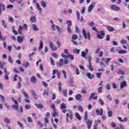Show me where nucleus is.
Returning a JSON list of instances; mask_svg holds the SVG:
<instances>
[{
	"instance_id": "1",
	"label": "nucleus",
	"mask_w": 129,
	"mask_h": 129,
	"mask_svg": "<svg viewBox=\"0 0 129 129\" xmlns=\"http://www.w3.org/2000/svg\"><path fill=\"white\" fill-rule=\"evenodd\" d=\"M69 117L70 118V119H72L73 117V113L71 110H68V113H67L66 114L67 122H69V119L68 118Z\"/></svg>"
},
{
	"instance_id": "2",
	"label": "nucleus",
	"mask_w": 129,
	"mask_h": 129,
	"mask_svg": "<svg viewBox=\"0 0 129 129\" xmlns=\"http://www.w3.org/2000/svg\"><path fill=\"white\" fill-rule=\"evenodd\" d=\"M82 33L85 39H88V40H90V33L89 32H86L85 29H83Z\"/></svg>"
},
{
	"instance_id": "3",
	"label": "nucleus",
	"mask_w": 129,
	"mask_h": 129,
	"mask_svg": "<svg viewBox=\"0 0 129 129\" xmlns=\"http://www.w3.org/2000/svg\"><path fill=\"white\" fill-rule=\"evenodd\" d=\"M15 105H13L12 106V108L13 109H15V110H17V111H20L19 110V103L18 102V101H15Z\"/></svg>"
},
{
	"instance_id": "4",
	"label": "nucleus",
	"mask_w": 129,
	"mask_h": 129,
	"mask_svg": "<svg viewBox=\"0 0 129 129\" xmlns=\"http://www.w3.org/2000/svg\"><path fill=\"white\" fill-rule=\"evenodd\" d=\"M49 46L52 51H56L57 50V47H54V43L52 42H49Z\"/></svg>"
},
{
	"instance_id": "5",
	"label": "nucleus",
	"mask_w": 129,
	"mask_h": 129,
	"mask_svg": "<svg viewBox=\"0 0 129 129\" xmlns=\"http://www.w3.org/2000/svg\"><path fill=\"white\" fill-rule=\"evenodd\" d=\"M30 81L32 84H35L37 82V78L35 76H33L30 78Z\"/></svg>"
},
{
	"instance_id": "6",
	"label": "nucleus",
	"mask_w": 129,
	"mask_h": 129,
	"mask_svg": "<svg viewBox=\"0 0 129 129\" xmlns=\"http://www.w3.org/2000/svg\"><path fill=\"white\" fill-rule=\"evenodd\" d=\"M111 9L115 12H118V11H119V7H117L116 5H112L111 6Z\"/></svg>"
},
{
	"instance_id": "7",
	"label": "nucleus",
	"mask_w": 129,
	"mask_h": 129,
	"mask_svg": "<svg viewBox=\"0 0 129 129\" xmlns=\"http://www.w3.org/2000/svg\"><path fill=\"white\" fill-rule=\"evenodd\" d=\"M124 87H126V81H125L121 82L120 84V88L121 89H122V88H124Z\"/></svg>"
},
{
	"instance_id": "8",
	"label": "nucleus",
	"mask_w": 129,
	"mask_h": 129,
	"mask_svg": "<svg viewBox=\"0 0 129 129\" xmlns=\"http://www.w3.org/2000/svg\"><path fill=\"white\" fill-rule=\"evenodd\" d=\"M107 30L109 31V32H113L114 31V28L111 27L110 26H105Z\"/></svg>"
},
{
	"instance_id": "9",
	"label": "nucleus",
	"mask_w": 129,
	"mask_h": 129,
	"mask_svg": "<svg viewBox=\"0 0 129 129\" xmlns=\"http://www.w3.org/2000/svg\"><path fill=\"white\" fill-rule=\"evenodd\" d=\"M94 6H95V3L92 4L90 6L88 7V12L89 13H90L93 9V8H94Z\"/></svg>"
},
{
	"instance_id": "10",
	"label": "nucleus",
	"mask_w": 129,
	"mask_h": 129,
	"mask_svg": "<svg viewBox=\"0 0 129 129\" xmlns=\"http://www.w3.org/2000/svg\"><path fill=\"white\" fill-rule=\"evenodd\" d=\"M87 126L88 129L91 128V125L92 124V121L90 119L88 120L87 121Z\"/></svg>"
},
{
	"instance_id": "11",
	"label": "nucleus",
	"mask_w": 129,
	"mask_h": 129,
	"mask_svg": "<svg viewBox=\"0 0 129 129\" xmlns=\"http://www.w3.org/2000/svg\"><path fill=\"white\" fill-rule=\"evenodd\" d=\"M105 35V33L103 31H101L100 34H98L97 37L99 39H103V36Z\"/></svg>"
},
{
	"instance_id": "12",
	"label": "nucleus",
	"mask_w": 129,
	"mask_h": 129,
	"mask_svg": "<svg viewBox=\"0 0 129 129\" xmlns=\"http://www.w3.org/2000/svg\"><path fill=\"white\" fill-rule=\"evenodd\" d=\"M21 93H22V94H23L24 95L25 97L27 99H29V96H28V94H27V93H26V91H25L24 89H22L21 90Z\"/></svg>"
},
{
	"instance_id": "13",
	"label": "nucleus",
	"mask_w": 129,
	"mask_h": 129,
	"mask_svg": "<svg viewBox=\"0 0 129 129\" xmlns=\"http://www.w3.org/2000/svg\"><path fill=\"white\" fill-rule=\"evenodd\" d=\"M36 9L39 12V14H41V12H42V8H41V7L40 6L39 3L36 4Z\"/></svg>"
},
{
	"instance_id": "14",
	"label": "nucleus",
	"mask_w": 129,
	"mask_h": 129,
	"mask_svg": "<svg viewBox=\"0 0 129 129\" xmlns=\"http://www.w3.org/2000/svg\"><path fill=\"white\" fill-rule=\"evenodd\" d=\"M4 72L5 73V78L6 80H8L9 79V74L8 72H7V69H4Z\"/></svg>"
},
{
	"instance_id": "15",
	"label": "nucleus",
	"mask_w": 129,
	"mask_h": 129,
	"mask_svg": "<svg viewBox=\"0 0 129 129\" xmlns=\"http://www.w3.org/2000/svg\"><path fill=\"white\" fill-rule=\"evenodd\" d=\"M51 115L53 117H56V116H59L58 115V112L56 111V110H53Z\"/></svg>"
},
{
	"instance_id": "16",
	"label": "nucleus",
	"mask_w": 129,
	"mask_h": 129,
	"mask_svg": "<svg viewBox=\"0 0 129 129\" xmlns=\"http://www.w3.org/2000/svg\"><path fill=\"white\" fill-rule=\"evenodd\" d=\"M32 30L35 31H39V28L37 27L36 24H32Z\"/></svg>"
},
{
	"instance_id": "17",
	"label": "nucleus",
	"mask_w": 129,
	"mask_h": 129,
	"mask_svg": "<svg viewBox=\"0 0 129 129\" xmlns=\"http://www.w3.org/2000/svg\"><path fill=\"white\" fill-rule=\"evenodd\" d=\"M60 108L61 110L66 109V108H67V107L66 106V105L64 103H62L60 104Z\"/></svg>"
},
{
	"instance_id": "18",
	"label": "nucleus",
	"mask_w": 129,
	"mask_h": 129,
	"mask_svg": "<svg viewBox=\"0 0 129 129\" xmlns=\"http://www.w3.org/2000/svg\"><path fill=\"white\" fill-rule=\"evenodd\" d=\"M30 22L31 23H36L37 22V19H36V16H33L30 18Z\"/></svg>"
},
{
	"instance_id": "19",
	"label": "nucleus",
	"mask_w": 129,
	"mask_h": 129,
	"mask_svg": "<svg viewBox=\"0 0 129 129\" xmlns=\"http://www.w3.org/2000/svg\"><path fill=\"white\" fill-rule=\"evenodd\" d=\"M24 30V28H23V27H22L21 26H19V28L18 29V33L19 34H22V33H23V30Z\"/></svg>"
},
{
	"instance_id": "20",
	"label": "nucleus",
	"mask_w": 129,
	"mask_h": 129,
	"mask_svg": "<svg viewBox=\"0 0 129 129\" xmlns=\"http://www.w3.org/2000/svg\"><path fill=\"white\" fill-rule=\"evenodd\" d=\"M8 61L10 62V63H11V64H13V63H14V60L13 59V57H12V56H8Z\"/></svg>"
},
{
	"instance_id": "21",
	"label": "nucleus",
	"mask_w": 129,
	"mask_h": 129,
	"mask_svg": "<svg viewBox=\"0 0 129 129\" xmlns=\"http://www.w3.org/2000/svg\"><path fill=\"white\" fill-rule=\"evenodd\" d=\"M56 28L57 32H58L60 34L62 33L63 30L61 29V27H59L58 25H56Z\"/></svg>"
},
{
	"instance_id": "22",
	"label": "nucleus",
	"mask_w": 129,
	"mask_h": 129,
	"mask_svg": "<svg viewBox=\"0 0 129 129\" xmlns=\"http://www.w3.org/2000/svg\"><path fill=\"white\" fill-rule=\"evenodd\" d=\"M87 77H88L89 79H93V75L92 76L91 75V73H88L86 74Z\"/></svg>"
},
{
	"instance_id": "23",
	"label": "nucleus",
	"mask_w": 129,
	"mask_h": 129,
	"mask_svg": "<svg viewBox=\"0 0 129 129\" xmlns=\"http://www.w3.org/2000/svg\"><path fill=\"white\" fill-rule=\"evenodd\" d=\"M23 41V38H22L21 36H19L17 37V41L18 42V43H22Z\"/></svg>"
},
{
	"instance_id": "24",
	"label": "nucleus",
	"mask_w": 129,
	"mask_h": 129,
	"mask_svg": "<svg viewBox=\"0 0 129 129\" xmlns=\"http://www.w3.org/2000/svg\"><path fill=\"white\" fill-rule=\"evenodd\" d=\"M75 115H76V117H77V118H78V119H79V120H81V116L79 114V113L76 112Z\"/></svg>"
},
{
	"instance_id": "25",
	"label": "nucleus",
	"mask_w": 129,
	"mask_h": 129,
	"mask_svg": "<svg viewBox=\"0 0 129 129\" xmlns=\"http://www.w3.org/2000/svg\"><path fill=\"white\" fill-rule=\"evenodd\" d=\"M66 24L68 25V27H72V22L71 20H68L66 22Z\"/></svg>"
},
{
	"instance_id": "26",
	"label": "nucleus",
	"mask_w": 129,
	"mask_h": 129,
	"mask_svg": "<svg viewBox=\"0 0 129 129\" xmlns=\"http://www.w3.org/2000/svg\"><path fill=\"white\" fill-rule=\"evenodd\" d=\"M118 54H126L127 51L125 50H121L118 52Z\"/></svg>"
},
{
	"instance_id": "27",
	"label": "nucleus",
	"mask_w": 129,
	"mask_h": 129,
	"mask_svg": "<svg viewBox=\"0 0 129 129\" xmlns=\"http://www.w3.org/2000/svg\"><path fill=\"white\" fill-rule=\"evenodd\" d=\"M81 98H82L81 94H79L76 95V99L78 101L80 100V99H81Z\"/></svg>"
},
{
	"instance_id": "28",
	"label": "nucleus",
	"mask_w": 129,
	"mask_h": 129,
	"mask_svg": "<svg viewBox=\"0 0 129 129\" xmlns=\"http://www.w3.org/2000/svg\"><path fill=\"white\" fill-rule=\"evenodd\" d=\"M76 14H77V18L78 19V20L80 21V13H79V11H77Z\"/></svg>"
},
{
	"instance_id": "29",
	"label": "nucleus",
	"mask_w": 129,
	"mask_h": 129,
	"mask_svg": "<svg viewBox=\"0 0 129 129\" xmlns=\"http://www.w3.org/2000/svg\"><path fill=\"white\" fill-rule=\"evenodd\" d=\"M2 25H3V27H4L5 29L8 28V26L7 25V23H6V22H5V21H4V20H2Z\"/></svg>"
},
{
	"instance_id": "30",
	"label": "nucleus",
	"mask_w": 129,
	"mask_h": 129,
	"mask_svg": "<svg viewBox=\"0 0 129 129\" xmlns=\"http://www.w3.org/2000/svg\"><path fill=\"white\" fill-rule=\"evenodd\" d=\"M35 106L37 107V108H38V109L43 108V107H44V106H43V105H42V104H35Z\"/></svg>"
},
{
	"instance_id": "31",
	"label": "nucleus",
	"mask_w": 129,
	"mask_h": 129,
	"mask_svg": "<svg viewBox=\"0 0 129 129\" xmlns=\"http://www.w3.org/2000/svg\"><path fill=\"white\" fill-rule=\"evenodd\" d=\"M41 5L42 7H43V8H46L47 6V4H46V3H45L44 1L41 2Z\"/></svg>"
},
{
	"instance_id": "32",
	"label": "nucleus",
	"mask_w": 129,
	"mask_h": 129,
	"mask_svg": "<svg viewBox=\"0 0 129 129\" xmlns=\"http://www.w3.org/2000/svg\"><path fill=\"white\" fill-rule=\"evenodd\" d=\"M84 119L86 121H87V119H88V114L87 112H85Z\"/></svg>"
},
{
	"instance_id": "33",
	"label": "nucleus",
	"mask_w": 129,
	"mask_h": 129,
	"mask_svg": "<svg viewBox=\"0 0 129 129\" xmlns=\"http://www.w3.org/2000/svg\"><path fill=\"white\" fill-rule=\"evenodd\" d=\"M102 88H103V86H102L98 88V93H101L102 92Z\"/></svg>"
},
{
	"instance_id": "34",
	"label": "nucleus",
	"mask_w": 129,
	"mask_h": 129,
	"mask_svg": "<svg viewBox=\"0 0 129 129\" xmlns=\"http://www.w3.org/2000/svg\"><path fill=\"white\" fill-rule=\"evenodd\" d=\"M68 58H69V59H71V60H74V55H72V54H69Z\"/></svg>"
},
{
	"instance_id": "35",
	"label": "nucleus",
	"mask_w": 129,
	"mask_h": 129,
	"mask_svg": "<svg viewBox=\"0 0 129 129\" xmlns=\"http://www.w3.org/2000/svg\"><path fill=\"white\" fill-rule=\"evenodd\" d=\"M102 73H96V77H97V78H101V75H102Z\"/></svg>"
},
{
	"instance_id": "36",
	"label": "nucleus",
	"mask_w": 129,
	"mask_h": 129,
	"mask_svg": "<svg viewBox=\"0 0 129 129\" xmlns=\"http://www.w3.org/2000/svg\"><path fill=\"white\" fill-rule=\"evenodd\" d=\"M74 53H76V54H79L80 52V50L78 49L77 48L73 49Z\"/></svg>"
},
{
	"instance_id": "37",
	"label": "nucleus",
	"mask_w": 129,
	"mask_h": 129,
	"mask_svg": "<svg viewBox=\"0 0 129 129\" xmlns=\"http://www.w3.org/2000/svg\"><path fill=\"white\" fill-rule=\"evenodd\" d=\"M105 88H106L107 90H110V89H111L110 86H109V84H107L105 87Z\"/></svg>"
},
{
	"instance_id": "38",
	"label": "nucleus",
	"mask_w": 129,
	"mask_h": 129,
	"mask_svg": "<svg viewBox=\"0 0 129 129\" xmlns=\"http://www.w3.org/2000/svg\"><path fill=\"white\" fill-rule=\"evenodd\" d=\"M50 106L51 108H52V109H53V110H56V109H55L56 107L55 106V104H54V103L50 104Z\"/></svg>"
},
{
	"instance_id": "39",
	"label": "nucleus",
	"mask_w": 129,
	"mask_h": 129,
	"mask_svg": "<svg viewBox=\"0 0 129 129\" xmlns=\"http://www.w3.org/2000/svg\"><path fill=\"white\" fill-rule=\"evenodd\" d=\"M23 66L25 67L26 68L29 67V66H31V64L29 63L28 62H25L23 64Z\"/></svg>"
},
{
	"instance_id": "40",
	"label": "nucleus",
	"mask_w": 129,
	"mask_h": 129,
	"mask_svg": "<svg viewBox=\"0 0 129 129\" xmlns=\"http://www.w3.org/2000/svg\"><path fill=\"white\" fill-rule=\"evenodd\" d=\"M120 43L121 44V45H123V44H126V40L124 39H121L120 41Z\"/></svg>"
},
{
	"instance_id": "41",
	"label": "nucleus",
	"mask_w": 129,
	"mask_h": 129,
	"mask_svg": "<svg viewBox=\"0 0 129 129\" xmlns=\"http://www.w3.org/2000/svg\"><path fill=\"white\" fill-rule=\"evenodd\" d=\"M78 109L79 111H80L81 112H83V107L80 106L78 107Z\"/></svg>"
},
{
	"instance_id": "42",
	"label": "nucleus",
	"mask_w": 129,
	"mask_h": 129,
	"mask_svg": "<svg viewBox=\"0 0 129 129\" xmlns=\"http://www.w3.org/2000/svg\"><path fill=\"white\" fill-rule=\"evenodd\" d=\"M61 85H62V83H61V82H59L58 84V90L59 92H61V91H62V88L61 87Z\"/></svg>"
},
{
	"instance_id": "43",
	"label": "nucleus",
	"mask_w": 129,
	"mask_h": 129,
	"mask_svg": "<svg viewBox=\"0 0 129 129\" xmlns=\"http://www.w3.org/2000/svg\"><path fill=\"white\" fill-rule=\"evenodd\" d=\"M108 117H111V116H112V111H111L110 110H108Z\"/></svg>"
},
{
	"instance_id": "44",
	"label": "nucleus",
	"mask_w": 129,
	"mask_h": 129,
	"mask_svg": "<svg viewBox=\"0 0 129 129\" xmlns=\"http://www.w3.org/2000/svg\"><path fill=\"white\" fill-rule=\"evenodd\" d=\"M78 36L76 34H74L72 36V40H77Z\"/></svg>"
},
{
	"instance_id": "45",
	"label": "nucleus",
	"mask_w": 129,
	"mask_h": 129,
	"mask_svg": "<svg viewBox=\"0 0 129 129\" xmlns=\"http://www.w3.org/2000/svg\"><path fill=\"white\" fill-rule=\"evenodd\" d=\"M44 44L43 43L42 41H41L39 47V50H42L43 49V45Z\"/></svg>"
},
{
	"instance_id": "46",
	"label": "nucleus",
	"mask_w": 129,
	"mask_h": 129,
	"mask_svg": "<svg viewBox=\"0 0 129 129\" xmlns=\"http://www.w3.org/2000/svg\"><path fill=\"white\" fill-rule=\"evenodd\" d=\"M99 102L102 105H103L104 104V102L103 101V100H102V99H101V98L99 99Z\"/></svg>"
},
{
	"instance_id": "47",
	"label": "nucleus",
	"mask_w": 129,
	"mask_h": 129,
	"mask_svg": "<svg viewBox=\"0 0 129 129\" xmlns=\"http://www.w3.org/2000/svg\"><path fill=\"white\" fill-rule=\"evenodd\" d=\"M4 121L5 122H6V123H11V121L8 118H5L4 119Z\"/></svg>"
},
{
	"instance_id": "48",
	"label": "nucleus",
	"mask_w": 129,
	"mask_h": 129,
	"mask_svg": "<svg viewBox=\"0 0 129 129\" xmlns=\"http://www.w3.org/2000/svg\"><path fill=\"white\" fill-rule=\"evenodd\" d=\"M82 56L83 57V58H85V57H86V53L85 51H82Z\"/></svg>"
},
{
	"instance_id": "49",
	"label": "nucleus",
	"mask_w": 129,
	"mask_h": 129,
	"mask_svg": "<svg viewBox=\"0 0 129 129\" xmlns=\"http://www.w3.org/2000/svg\"><path fill=\"white\" fill-rule=\"evenodd\" d=\"M32 95H33V96H35V98H36V99L38 98V96L36 95V93L35 92V90H32Z\"/></svg>"
},
{
	"instance_id": "50",
	"label": "nucleus",
	"mask_w": 129,
	"mask_h": 129,
	"mask_svg": "<svg viewBox=\"0 0 129 129\" xmlns=\"http://www.w3.org/2000/svg\"><path fill=\"white\" fill-rule=\"evenodd\" d=\"M17 123L19 125H20L21 129H24V126L23 125V124H22V123L20 122L19 121H18Z\"/></svg>"
},
{
	"instance_id": "51",
	"label": "nucleus",
	"mask_w": 129,
	"mask_h": 129,
	"mask_svg": "<svg viewBox=\"0 0 129 129\" xmlns=\"http://www.w3.org/2000/svg\"><path fill=\"white\" fill-rule=\"evenodd\" d=\"M67 31L69 34H71V26L67 27Z\"/></svg>"
},
{
	"instance_id": "52",
	"label": "nucleus",
	"mask_w": 129,
	"mask_h": 129,
	"mask_svg": "<svg viewBox=\"0 0 129 129\" xmlns=\"http://www.w3.org/2000/svg\"><path fill=\"white\" fill-rule=\"evenodd\" d=\"M95 24L94 22H89L88 25L90 26V27H93L94 26Z\"/></svg>"
},
{
	"instance_id": "53",
	"label": "nucleus",
	"mask_w": 129,
	"mask_h": 129,
	"mask_svg": "<svg viewBox=\"0 0 129 129\" xmlns=\"http://www.w3.org/2000/svg\"><path fill=\"white\" fill-rule=\"evenodd\" d=\"M118 74H121V75H124V71H118Z\"/></svg>"
},
{
	"instance_id": "54",
	"label": "nucleus",
	"mask_w": 129,
	"mask_h": 129,
	"mask_svg": "<svg viewBox=\"0 0 129 129\" xmlns=\"http://www.w3.org/2000/svg\"><path fill=\"white\" fill-rule=\"evenodd\" d=\"M51 29L53 31H56V25L55 24H52L51 26Z\"/></svg>"
},
{
	"instance_id": "55",
	"label": "nucleus",
	"mask_w": 129,
	"mask_h": 129,
	"mask_svg": "<svg viewBox=\"0 0 129 129\" xmlns=\"http://www.w3.org/2000/svg\"><path fill=\"white\" fill-rule=\"evenodd\" d=\"M62 73H63V74L64 75V77L65 78V79H66L67 78V75H66V71H65V70H63L62 71Z\"/></svg>"
},
{
	"instance_id": "56",
	"label": "nucleus",
	"mask_w": 129,
	"mask_h": 129,
	"mask_svg": "<svg viewBox=\"0 0 129 129\" xmlns=\"http://www.w3.org/2000/svg\"><path fill=\"white\" fill-rule=\"evenodd\" d=\"M111 59H112V58H106V60L105 61V64H108L109 61H110V60H111Z\"/></svg>"
},
{
	"instance_id": "57",
	"label": "nucleus",
	"mask_w": 129,
	"mask_h": 129,
	"mask_svg": "<svg viewBox=\"0 0 129 129\" xmlns=\"http://www.w3.org/2000/svg\"><path fill=\"white\" fill-rule=\"evenodd\" d=\"M9 21L11 23H14V18H13L12 17H9Z\"/></svg>"
},
{
	"instance_id": "58",
	"label": "nucleus",
	"mask_w": 129,
	"mask_h": 129,
	"mask_svg": "<svg viewBox=\"0 0 129 129\" xmlns=\"http://www.w3.org/2000/svg\"><path fill=\"white\" fill-rule=\"evenodd\" d=\"M94 95H95V93H92L89 97V99H92L94 97Z\"/></svg>"
},
{
	"instance_id": "59",
	"label": "nucleus",
	"mask_w": 129,
	"mask_h": 129,
	"mask_svg": "<svg viewBox=\"0 0 129 129\" xmlns=\"http://www.w3.org/2000/svg\"><path fill=\"white\" fill-rule=\"evenodd\" d=\"M6 38L5 36H3V35H1L0 36V40H2V41H5L6 40Z\"/></svg>"
},
{
	"instance_id": "60",
	"label": "nucleus",
	"mask_w": 129,
	"mask_h": 129,
	"mask_svg": "<svg viewBox=\"0 0 129 129\" xmlns=\"http://www.w3.org/2000/svg\"><path fill=\"white\" fill-rule=\"evenodd\" d=\"M52 56L54 57V58H58V55L57 54V53H52Z\"/></svg>"
},
{
	"instance_id": "61",
	"label": "nucleus",
	"mask_w": 129,
	"mask_h": 129,
	"mask_svg": "<svg viewBox=\"0 0 129 129\" xmlns=\"http://www.w3.org/2000/svg\"><path fill=\"white\" fill-rule=\"evenodd\" d=\"M99 57H102L103 56V51H100L99 52Z\"/></svg>"
},
{
	"instance_id": "62",
	"label": "nucleus",
	"mask_w": 129,
	"mask_h": 129,
	"mask_svg": "<svg viewBox=\"0 0 129 129\" xmlns=\"http://www.w3.org/2000/svg\"><path fill=\"white\" fill-rule=\"evenodd\" d=\"M7 8V9H13L14 8V6L12 5H8Z\"/></svg>"
},
{
	"instance_id": "63",
	"label": "nucleus",
	"mask_w": 129,
	"mask_h": 129,
	"mask_svg": "<svg viewBox=\"0 0 129 129\" xmlns=\"http://www.w3.org/2000/svg\"><path fill=\"white\" fill-rule=\"evenodd\" d=\"M81 14H84L85 13V7H83L81 11Z\"/></svg>"
},
{
	"instance_id": "64",
	"label": "nucleus",
	"mask_w": 129,
	"mask_h": 129,
	"mask_svg": "<svg viewBox=\"0 0 129 129\" xmlns=\"http://www.w3.org/2000/svg\"><path fill=\"white\" fill-rule=\"evenodd\" d=\"M28 122H32L33 120L32 119V118L31 117H28Z\"/></svg>"
}]
</instances>
